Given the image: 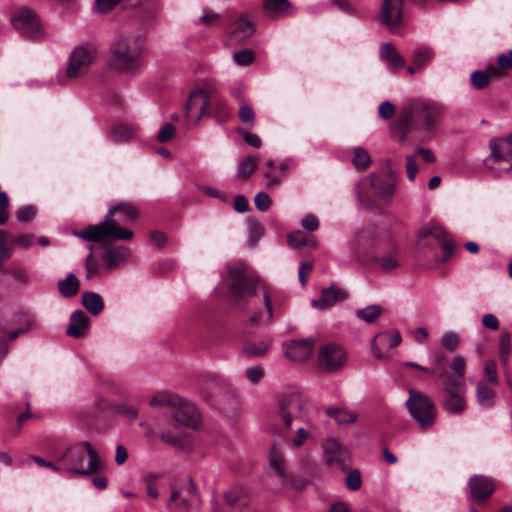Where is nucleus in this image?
I'll return each mask as SVG.
<instances>
[{"label":"nucleus","instance_id":"nucleus-45","mask_svg":"<svg viewBox=\"0 0 512 512\" xmlns=\"http://www.w3.org/2000/svg\"><path fill=\"white\" fill-rule=\"evenodd\" d=\"M258 166V159L253 156L244 158L238 165L237 175L240 178H248L251 176Z\"/></svg>","mask_w":512,"mask_h":512},{"label":"nucleus","instance_id":"nucleus-43","mask_svg":"<svg viewBox=\"0 0 512 512\" xmlns=\"http://www.w3.org/2000/svg\"><path fill=\"white\" fill-rule=\"evenodd\" d=\"M492 78L494 77L489 73V66H487L485 71L476 70L472 72L470 80L474 88L481 90L490 84Z\"/></svg>","mask_w":512,"mask_h":512},{"label":"nucleus","instance_id":"nucleus-62","mask_svg":"<svg viewBox=\"0 0 512 512\" xmlns=\"http://www.w3.org/2000/svg\"><path fill=\"white\" fill-rule=\"evenodd\" d=\"M406 172L407 177L410 181H413L416 177V174L418 172L417 163L415 161L414 156L408 155L406 156Z\"/></svg>","mask_w":512,"mask_h":512},{"label":"nucleus","instance_id":"nucleus-24","mask_svg":"<svg viewBox=\"0 0 512 512\" xmlns=\"http://www.w3.org/2000/svg\"><path fill=\"white\" fill-rule=\"evenodd\" d=\"M90 326V319L82 310H75L70 316V323L67 328V335L73 338H81L87 334Z\"/></svg>","mask_w":512,"mask_h":512},{"label":"nucleus","instance_id":"nucleus-15","mask_svg":"<svg viewBox=\"0 0 512 512\" xmlns=\"http://www.w3.org/2000/svg\"><path fill=\"white\" fill-rule=\"evenodd\" d=\"M211 97L201 88L193 90L185 104V117L188 123L197 124L205 115H209Z\"/></svg>","mask_w":512,"mask_h":512},{"label":"nucleus","instance_id":"nucleus-53","mask_svg":"<svg viewBox=\"0 0 512 512\" xmlns=\"http://www.w3.org/2000/svg\"><path fill=\"white\" fill-rule=\"evenodd\" d=\"M484 375L488 382L498 384L497 366L495 361L486 360L484 363Z\"/></svg>","mask_w":512,"mask_h":512},{"label":"nucleus","instance_id":"nucleus-29","mask_svg":"<svg viewBox=\"0 0 512 512\" xmlns=\"http://www.w3.org/2000/svg\"><path fill=\"white\" fill-rule=\"evenodd\" d=\"M450 368L452 370L451 374H447L446 371H441L439 373V379L444 382H461L465 383L464 381V372H465V360L461 356H456L453 358Z\"/></svg>","mask_w":512,"mask_h":512},{"label":"nucleus","instance_id":"nucleus-54","mask_svg":"<svg viewBox=\"0 0 512 512\" xmlns=\"http://www.w3.org/2000/svg\"><path fill=\"white\" fill-rule=\"evenodd\" d=\"M245 494V490L243 488H232L229 491H227L224 495L225 501L228 505L234 506L237 505L241 497Z\"/></svg>","mask_w":512,"mask_h":512},{"label":"nucleus","instance_id":"nucleus-46","mask_svg":"<svg viewBox=\"0 0 512 512\" xmlns=\"http://www.w3.org/2000/svg\"><path fill=\"white\" fill-rule=\"evenodd\" d=\"M310 438H312V434L307 429L298 427L295 436L287 438L286 443L293 448H300Z\"/></svg>","mask_w":512,"mask_h":512},{"label":"nucleus","instance_id":"nucleus-28","mask_svg":"<svg viewBox=\"0 0 512 512\" xmlns=\"http://www.w3.org/2000/svg\"><path fill=\"white\" fill-rule=\"evenodd\" d=\"M267 170L264 173V178L268 187L278 186L285 177L288 165L282 162L278 165L274 160L269 159L266 162Z\"/></svg>","mask_w":512,"mask_h":512},{"label":"nucleus","instance_id":"nucleus-3","mask_svg":"<svg viewBox=\"0 0 512 512\" xmlns=\"http://www.w3.org/2000/svg\"><path fill=\"white\" fill-rule=\"evenodd\" d=\"M57 460L64 465V470L79 475L95 473L102 466L97 451L87 441L70 446L64 453L57 455Z\"/></svg>","mask_w":512,"mask_h":512},{"label":"nucleus","instance_id":"nucleus-23","mask_svg":"<svg viewBox=\"0 0 512 512\" xmlns=\"http://www.w3.org/2000/svg\"><path fill=\"white\" fill-rule=\"evenodd\" d=\"M347 297V294L344 290L337 287L335 284H332L328 288H324L321 293V297L319 299H314L311 302V305L317 309H326L337 302L344 300Z\"/></svg>","mask_w":512,"mask_h":512},{"label":"nucleus","instance_id":"nucleus-61","mask_svg":"<svg viewBox=\"0 0 512 512\" xmlns=\"http://www.w3.org/2000/svg\"><path fill=\"white\" fill-rule=\"evenodd\" d=\"M395 106L389 101L382 102L379 106V115L383 119H390L395 114Z\"/></svg>","mask_w":512,"mask_h":512},{"label":"nucleus","instance_id":"nucleus-47","mask_svg":"<svg viewBox=\"0 0 512 512\" xmlns=\"http://www.w3.org/2000/svg\"><path fill=\"white\" fill-rule=\"evenodd\" d=\"M377 263L384 271H390L399 266V260L395 251L389 252L376 259Z\"/></svg>","mask_w":512,"mask_h":512},{"label":"nucleus","instance_id":"nucleus-32","mask_svg":"<svg viewBox=\"0 0 512 512\" xmlns=\"http://www.w3.org/2000/svg\"><path fill=\"white\" fill-rule=\"evenodd\" d=\"M380 55L394 69H400L405 65V59L398 53L391 43H384L381 45Z\"/></svg>","mask_w":512,"mask_h":512},{"label":"nucleus","instance_id":"nucleus-50","mask_svg":"<svg viewBox=\"0 0 512 512\" xmlns=\"http://www.w3.org/2000/svg\"><path fill=\"white\" fill-rule=\"evenodd\" d=\"M328 414L335 418L338 423H351L356 421V414L349 413L343 409H329Z\"/></svg>","mask_w":512,"mask_h":512},{"label":"nucleus","instance_id":"nucleus-41","mask_svg":"<svg viewBox=\"0 0 512 512\" xmlns=\"http://www.w3.org/2000/svg\"><path fill=\"white\" fill-rule=\"evenodd\" d=\"M270 348V342L260 341L258 343H248L243 349L242 353L246 356L260 358L267 354Z\"/></svg>","mask_w":512,"mask_h":512},{"label":"nucleus","instance_id":"nucleus-55","mask_svg":"<svg viewBox=\"0 0 512 512\" xmlns=\"http://www.w3.org/2000/svg\"><path fill=\"white\" fill-rule=\"evenodd\" d=\"M175 133V128L171 123H165L157 134V140L160 143L170 141Z\"/></svg>","mask_w":512,"mask_h":512},{"label":"nucleus","instance_id":"nucleus-25","mask_svg":"<svg viewBox=\"0 0 512 512\" xmlns=\"http://www.w3.org/2000/svg\"><path fill=\"white\" fill-rule=\"evenodd\" d=\"M401 339V335L397 330L379 333L373 338L371 342L373 355L378 359L384 358V355L378 347V342H384L388 345L389 348H395L401 343Z\"/></svg>","mask_w":512,"mask_h":512},{"label":"nucleus","instance_id":"nucleus-22","mask_svg":"<svg viewBox=\"0 0 512 512\" xmlns=\"http://www.w3.org/2000/svg\"><path fill=\"white\" fill-rule=\"evenodd\" d=\"M198 495L195 492L191 482L185 484L179 489L173 490L170 497V505L189 509L190 506L197 504Z\"/></svg>","mask_w":512,"mask_h":512},{"label":"nucleus","instance_id":"nucleus-52","mask_svg":"<svg viewBox=\"0 0 512 512\" xmlns=\"http://www.w3.org/2000/svg\"><path fill=\"white\" fill-rule=\"evenodd\" d=\"M441 345L449 351H454L459 345V337L454 332L444 333L440 339Z\"/></svg>","mask_w":512,"mask_h":512},{"label":"nucleus","instance_id":"nucleus-13","mask_svg":"<svg viewBox=\"0 0 512 512\" xmlns=\"http://www.w3.org/2000/svg\"><path fill=\"white\" fill-rule=\"evenodd\" d=\"M491 154L485 159V165L491 170H500L497 165L501 162L508 164L503 170L512 168V134L506 137L494 138L489 144Z\"/></svg>","mask_w":512,"mask_h":512},{"label":"nucleus","instance_id":"nucleus-19","mask_svg":"<svg viewBox=\"0 0 512 512\" xmlns=\"http://www.w3.org/2000/svg\"><path fill=\"white\" fill-rule=\"evenodd\" d=\"M325 462L329 466L337 465L346 469L348 455L341 444L334 438L327 439L323 443Z\"/></svg>","mask_w":512,"mask_h":512},{"label":"nucleus","instance_id":"nucleus-17","mask_svg":"<svg viewBox=\"0 0 512 512\" xmlns=\"http://www.w3.org/2000/svg\"><path fill=\"white\" fill-rule=\"evenodd\" d=\"M380 16L390 32H397L402 21V0H384Z\"/></svg>","mask_w":512,"mask_h":512},{"label":"nucleus","instance_id":"nucleus-35","mask_svg":"<svg viewBox=\"0 0 512 512\" xmlns=\"http://www.w3.org/2000/svg\"><path fill=\"white\" fill-rule=\"evenodd\" d=\"M512 69V50L497 56V66L489 65V73L494 78H500L505 71Z\"/></svg>","mask_w":512,"mask_h":512},{"label":"nucleus","instance_id":"nucleus-34","mask_svg":"<svg viewBox=\"0 0 512 512\" xmlns=\"http://www.w3.org/2000/svg\"><path fill=\"white\" fill-rule=\"evenodd\" d=\"M80 287V282L73 273H68L65 279L58 282L59 293L65 298L75 296Z\"/></svg>","mask_w":512,"mask_h":512},{"label":"nucleus","instance_id":"nucleus-30","mask_svg":"<svg viewBox=\"0 0 512 512\" xmlns=\"http://www.w3.org/2000/svg\"><path fill=\"white\" fill-rule=\"evenodd\" d=\"M255 31V27L251 21H249L246 16H240L234 28L230 33V38L233 42H241L248 37H250Z\"/></svg>","mask_w":512,"mask_h":512},{"label":"nucleus","instance_id":"nucleus-14","mask_svg":"<svg viewBox=\"0 0 512 512\" xmlns=\"http://www.w3.org/2000/svg\"><path fill=\"white\" fill-rule=\"evenodd\" d=\"M444 398L442 406L449 414H462L466 409V385L461 382L442 383Z\"/></svg>","mask_w":512,"mask_h":512},{"label":"nucleus","instance_id":"nucleus-4","mask_svg":"<svg viewBox=\"0 0 512 512\" xmlns=\"http://www.w3.org/2000/svg\"><path fill=\"white\" fill-rule=\"evenodd\" d=\"M303 409V401L298 395L282 397L271 417L269 431L275 435L285 436L292 429L293 422L302 417Z\"/></svg>","mask_w":512,"mask_h":512},{"label":"nucleus","instance_id":"nucleus-48","mask_svg":"<svg viewBox=\"0 0 512 512\" xmlns=\"http://www.w3.org/2000/svg\"><path fill=\"white\" fill-rule=\"evenodd\" d=\"M371 163V157L368 152L358 147L354 150L353 164L357 169H365Z\"/></svg>","mask_w":512,"mask_h":512},{"label":"nucleus","instance_id":"nucleus-12","mask_svg":"<svg viewBox=\"0 0 512 512\" xmlns=\"http://www.w3.org/2000/svg\"><path fill=\"white\" fill-rule=\"evenodd\" d=\"M13 27L23 36L39 39L44 36L43 26L37 14L30 8H22L11 17Z\"/></svg>","mask_w":512,"mask_h":512},{"label":"nucleus","instance_id":"nucleus-33","mask_svg":"<svg viewBox=\"0 0 512 512\" xmlns=\"http://www.w3.org/2000/svg\"><path fill=\"white\" fill-rule=\"evenodd\" d=\"M288 244L296 249L303 247L317 248L318 241L314 236H306L301 231H295L287 236Z\"/></svg>","mask_w":512,"mask_h":512},{"label":"nucleus","instance_id":"nucleus-7","mask_svg":"<svg viewBox=\"0 0 512 512\" xmlns=\"http://www.w3.org/2000/svg\"><path fill=\"white\" fill-rule=\"evenodd\" d=\"M394 190L395 184L391 178L370 175L359 180L356 195L363 205L371 207L375 200L390 199Z\"/></svg>","mask_w":512,"mask_h":512},{"label":"nucleus","instance_id":"nucleus-51","mask_svg":"<svg viewBox=\"0 0 512 512\" xmlns=\"http://www.w3.org/2000/svg\"><path fill=\"white\" fill-rule=\"evenodd\" d=\"M264 374V368L260 365L251 366L245 370V377L254 385L258 384L263 379Z\"/></svg>","mask_w":512,"mask_h":512},{"label":"nucleus","instance_id":"nucleus-16","mask_svg":"<svg viewBox=\"0 0 512 512\" xmlns=\"http://www.w3.org/2000/svg\"><path fill=\"white\" fill-rule=\"evenodd\" d=\"M347 362V353L342 346L337 344H326L318 353L319 367L326 372H337Z\"/></svg>","mask_w":512,"mask_h":512},{"label":"nucleus","instance_id":"nucleus-42","mask_svg":"<svg viewBox=\"0 0 512 512\" xmlns=\"http://www.w3.org/2000/svg\"><path fill=\"white\" fill-rule=\"evenodd\" d=\"M433 237L436 239L439 243H441L443 240H445L448 235L444 228L436 223H431L424 228L421 229L419 232V239H424L426 237Z\"/></svg>","mask_w":512,"mask_h":512},{"label":"nucleus","instance_id":"nucleus-60","mask_svg":"<svg viewBox=\"0 0 512 512\" xmlns=\"http://www.w3.org/2000/svg\"><path fill=\"white\" fill-rule=\"evenodd\" d=\"M301 225L306 231L313 232L319 228V220L316 216L308 214L302 219Z\"/></svg>","mask_w":512,"mask_h":512},{"label":"nucleus","instance_id":"nucleus-6","mask_svg":"<svg viewBox=\"0 0 512 512\" xmlns=\"http://www.w3.org/2000/svg\"><path fill=\"white\" fill-rule=\"evenodd\" d=\"M110 66L119 72H132L139 67L141 47L134 38L120 37L111 46Z\"/></svg>","mask_w":512,"mask_h":512},{"label":"nucleus","instance_id":"nucleus-21","mask_svg":"<svg viewBox=\"0 0 512 512\" xmlns=\"http://www.w3.org/2000/svg\"><path fill=\"white\" fill-rule=\"evenodd\" d=\"M375 239L376 228L367 224L358 231L355 238L350 242V247L355 254L360 255L374 246Z\"/></svg>","mask_w":512,"mask_h":512},{"label":"nucleus","instance_id":"nucleus-37","mask_svg":"<svg viewBox=\"0 0 512 512\" xmlns=\"http://www.w3.org/2000/svg\"><path fill=\"white\" fill-rule=\"evenodd\" d=\"M263 300L266 308V316L264 318L263 313H257L249 317L248 323L251 325H257L260 322L271 323L273 319V308L269 293L263 289Z\"/></svg>","mask_w":512,"mask_h":512},{"label":"nucleus","instance_id":"nucleus-39","mask_svg":"<svg viewBox=\"0 0 512 512\" xmlns=\"http://www.w3.org/2000/svg\"><path fill=\"white\" fill-rule=\"evenodd\" d=\"M412 56L413 64L417 67V69H423L434 57V51L431 48L424 46L415 49L412 53Z\"/></svg>","mask_w":512,"mask_h":512},{"label":"nucleus","instance_id":"nucleus-63","mask_svg":"<svg viewBox=\"0 0 512 512\" xmlns=\"http://www.w3.org/2000/svg\"><path fill=\"white\" fill-rule=\"evenodd\" d=\"M11 274L15 281L20 284H27L30 281L28 272L22 267H15Z\"/></svg>","mask_w":512,"mask_h":512},{"label":"nucleus","instance_id":"nucleus-8","mask_svg":"<svg viewBox=\"0 0 512 512\" xmlns=\"http://www.w3.org/2000/svg\"><path fill=\"white\" fill-rule=\"evenodd\" d=\"M406 407L422 430L430 429L436 420V406L425 394L409 390V397L406 400Z\"/></svg>","mask_w":512,"mask_h":512},{"label":"nucleus","instance_id":"nucleus-5","mask_svg":"<svg viewBox=\"0 0 512 512\" xmlns=\"http://www.w3.org/2000/svg\"><path fill=\"white\" fill-rule=\"evenodd\" d=\"M98 55L96 46L84 43L76 46L70 53L65 71L58 76L60 85H66L69 80L85 76Z\"/></svg>","mask_w":512,"mask_h":512},{"label":"nucleus","instance_id":"nucleus-20","mask_svg":"<svg viewBox=\"0 0 512 512\" xmlns=\"http://www.w3.org/2000/svg\"><path fill=\"white\" fill-rule=\"evenodd\" d=\"M468 487L471 497L477 502L490 497L495 489L493 480L483 475H474L470 477Z\"/></svg>","mask_w":512,"mask_h":512},{"label":"nucleus","instance_id":"nucleus-10","mask_svg":"<svg viewBox=\"0 0 512 512\" xmlns=\"http://www.w3.org/2000/svg\"><path fill=\"white\" fill-rule=\"evenodd\" d=\"M169 402L175 406L173 413V425L176 428L189 427L195 429L200 420V414L196 406L183 399H167L162 397H153L150 400L151 406H159L160 404Z\"/></svg>","mask_w":512,"mask_h":512},{"label":"nucleus","instance_id":"nucleus-49","mask_svg":"<svg viewBox=\"0 0 512 512\" xmlns=\"http://www.w3.org/2000/svg\"><path fill=\"white\" fill-rule=\"evenodd\" d=\"M254 59L255 55L250 49H242L233 54V60L239 66H248Z\"/></svg>","mask_w":512,"mask_h":512},{"label":"nucleus","instance_id":"nucleus-44","mask_svg":"<svg viewBox=\"0 0 512 512\" xmlns=\"http://www.w3.org/2000/svg\"><path fill=\"white\" fill-rule=\"evenodd\" d=\"M382 307L377 304L369 305L365 308L358 309L356 316L367 323H373L381 315Z\"/></svg>","mask_w":512,"mask_h":512},{"label":"nucleus","instance_id":"nucleus-18","mask_svg":"<svg viewBox=\"0 0 512 512\" xmlns=\"http://www.w3.org/2000/svg\"><path fill=\"white\" fill-rule=\"evenodd\" d=\"M314 342L312 339L294 340L284 344V351L287 358L295 362L308 360L313 352Z\"/></svg>","mask_w":512,"mask_h":512},{"label":"nucleus","instance_id":"nucleus-31","mask_svg":"<svg viewBox=\"0 0 512 512\" xmlns=\"http://www.w3.org/2000/svg\"><path fill=\"white\" fill-rule=\"evenodd\" d=\"M81 302L85 309L94 316L101 314L105 307L103 298L95 292L83 293Z\"/></svg>","mask_w":512,"mask_h":512},{"label":"nucleus","instance_id":"nucleus-56","mask_svg":"<svg viewBox=\"0 0 512 512\" xmlns=\"http://www.w3.org/2000/svg\"><path fill=\"white\" fill-rule=\"evenodd\" d=\"M346 485L350 490L353 491L360 489L362 480L358 470H354L346 476Z\"/></svg>","mask_w":512,"mask_h":512},{"label":"nucleus","instance_id":"nucleus-1","mask_svg":"<svg viewBox=\"0 0 512 512\" xmlns=\"http://www.w3.org/2000/svg\"><path fill=\"white\" fill-rule=\"evenodd\" d=\"M137 218L138 213L131 204L120 203L109 209L102 222L75 231L74 234L88 242L130 240L133 232L121 227V224H131Z\"/></svg>","mask_w":512,"mask_h":512},{"label":"nucleus","instance_id":"nucleus-26","mask_svg":"<svg viewBox=\"0 0 512 512\" xmlns=\"http://www.w3.org/2000/svg\"><path fill=\"white\" fill-rule=\"evenodd\" d=\"M137 136V128L133 124L120 122L113 124L109 131V137L115 143L128 142Z\"/></svg>","mask_w":512,"mask_h":512},{"label":"nucleus","instance_id":"nucleus-2","mask_svg":"<svg viewBox=\"0 0 512 512\" xmlns=\"http://www.w3.org/2000/svg\"><path fill=\"white\" fill-rule=\"evenodd\" d=\"M441 108L424 100H409L393 126V133L401 144H405L409 134L419 128H430L438 119Z\"/></svg>","mask_w":512,"mask_h":512},{"label":"nucleus","instance_id":"nucleus-40","mask_svg":"<svg viewBox=\"0 0 512 512\" xmlns=\"http://www.w3.org/2000/svg\"><path fill=\"white\" fill-rule=\"evenodd\" d=\"M263 4L266 12L273 18L284 14L290 7L288 0H264Z\"/></svg>","mask_w":512,"mask_h":512},{"label":"nucleus","instance_id":"nucleus-36","mask_svg":"<svg viewBox=\"0 0 512 512\" xmlns=\"http://www.w3.org/2000/svg\"><path fill=\"white\" fill-rule=\"evenodd\" d=\"M209 114L219 123L225 122L231 115L226 102L218 98L211 99Z\"/></svg>","mask_w":512,"mask_h":512},{"label":"nucleus","instance_id":"nucleus-57","mask_svg":"<svg viewBox=\"0 0 512 512\" xmlns=\"http://www.w3.org/2000/svg\"><path fill=\"white\" fill-rule=\"evenodd\" d=\"M254 202L256 208L264 212L270 207L272 199L266 192H259L255 196Z\"/></svg>","mask_w":512,"mask_h":512},{"label":"nucleus","instance_id":"nucleus-38","mask_svg":"<svg viewBox=\"0 0 512 512\" xmlns=\"http://www.w3.org/2000/svg\"><path fill=\"white\" fill-rule=\"evenodd\" d=\"M495 392L484 383H479L476 389V400L481 407L489 408L493 405Z\"/></svg>","mask_w":512,"mask_h":512},{"label":"nucleus","instance_id":"nucleus-59","mask_svg":"<svg viewBox=\"0 0 512 512\" xmlns=\"http://www.w3.org/2000/svg\"><path fill=\"white\" fill-rule=\"evenodd\" d=\"M14 247L15 244L13 243V240L8 244L5 237L0 243V262H5L12 256Z\"/></svg>","mask_w":512,"mask_h":512},{"label":"nucleus","instance_id":"nucleus-27","mask_svg":"<svg viewBox=\"0 0 512 512\" xmlns=\"http://www.w3.org/2000/svg\"><path fill=\"white\" fill-rule=\"evenodd\" d=\"M269 467L275 475L280 477L282 483L286 482V461L283 451L277 445H273L269 452Z\"/></svg>","mask_w":512,"mask_h":512},{"label":"nucleus","instance_id":"nucleus-58","mask_svg":"<svg viewBox=\"0 0 512 512\" xmlns=\"http://www.w3.org/2000/svg\"><path fill=\"white\" fill-rule=\"evenodd\" d=\"M34 240L35 236L33 234L19 235L13 239V243L15 246H19L20 248L27 250L33 246Z\"/></svg>","mask_w":512,"mask_h":512},{"label":"nucleus","instance_id":"nucleus-64","mask_svg":"<svg viewBox=\"0 0 512 512\" xmlns=\"http://www.w3.org/2000/svg\"><path fill=\"white\" fill-rule=\"evenodd\" d=\"M239 119L244 123H251L253 124L255 119L254 111L251 107L247 105H243L239 110Z\"/></svg>","mask_w":512,"mask_h":512},{"label":"nucleus","instance_id":"nucleus-11","mask_svg":"<svg viewBox=\"0 0 512 512\" xmlns=\"http://www.w3.org/2000/svg\"><path fill=\"white\" fill-rule=\"evenodd\" d=\"M258 284V278L247 275L244 268L240 266L233 267L230 271V282L228 284L230 298L240 307L246 295H256Z\"/></svg>","mask_w":512,"mask_h":512},{"label":"nucleus","instance_id":"nucleus-9","mask_svg":"<svg viewBox=\"0 0 512 512\" xmlns=\"http://www.w3.org/2000/svg\"><path fill=\"white\" fill-rule=\"evenodd\" d=\"M130 256V250L124 245L105 247L101 258V265H98L93 258L92 253L88 254L85 259L86 279H92L103 268L106 271H111L118 268Z\"/></svg>","mask_w":512,"mask_h":512}]
</instances>
